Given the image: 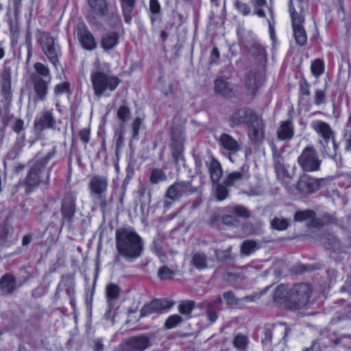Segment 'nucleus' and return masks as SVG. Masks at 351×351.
<instances>
[{
	"label": "nucleus",
	"instance_id": "nucleus-8",
	"mask_svg": "<svg viewBox=\"0 0 351 351\" xmlns=\"http://www.w3.org/2000/svg\"><path fill=\"white\" fill-rule=\"evenodd\" d=\"M300 167L304 171H315L319 170L321 160L313 145L306 146L298 158Z\"/></svg>",
	"mask_w": 351,
	"mask_h": 351
},
{
	"label": "nucleus",
	"instance_id": "nucleus-2",
	"mask_svg": "<svg viewBox=\"0 0 351 351\" xmlns=\"http://www.w3.org/2000/svg\"><path fill=\"white\" fill-rule=\"evenodd\" d=\"M56 154V147H53L45 156L36 160L31 166L24 180L27 193L32 192L40 184H49L51 168L47 169L46 167Z\"/></svg>",
	"mask_w": 351,
	"mask_h": 351
},
{
	"label": "nucleus",
	"instance_id": "nucleus-36",
	"mask_svg": "<svg viewBox=\"0 0 351 351\" xmlns=\"http://www.w3.org/2000/svg\"><path fill=\"white\" fill-rule=\"evenodd\" d=\"M258 249L257 243L252 240H246L241 245V254L243 256H250Z\"/></svg>",
	"mask_w": 351,
	"mask_h": 351
},
{
	"label": "nucleus",
	"instance_id": "nucleus-16",
	"mask_svg": "<svg viewBox=\"0 0 351 351\" xmlns=\"http://www.w3.org/2000/svg\"><path fill=\"white\" fill-rule=\"evenodd\" d=\"M174 304L173 301L167 299H156L149 304L144 305L141 310V317L150 315L152 313H160L163 310L171 308Z\"/></svg>",
	"mask_w": 351,
	"mask_h": 351
},
{
	"label": "nucleus",
	"instance_id": "nucleus-59",
	"mask_svg": "<svg viewBox=\"0 0 351 351\" xmlns=\"http://www.w3.org/2000/svg\"><path fill=\"white\" fill-rule=\"evenodd\" d=\"M142 119L139 117L136 118L132 123L133 137L135 138L138 135Z\"/></svg>",
	"mask_w": 351,
	"mask_h": 351
},
{
	"label": "nucleus",
	"instance_id": "nucleus-42",
	"mask_svg": "<svg viewBox=\"0 0 351 351\" xmlns=\"http://www.w3.org/2000/svg\"><path fill=\"white\" fill-rule=\"evenodd\" d=\"M245 174L241 171H234L228 175L225 181L223 182L226 186H232L238 181L243 180L245 178Z\"/></svg>",
	"mask_w": 351,
	"mask_h": 351
},
{
	"label": "nucleus",
	"instance_id": "nucleus-33",
	"mask_svg": "<svg viewBox=\"0 0 351 351\" xmlns=\"http://www.w3.org/2000/svg\"><path fill=\"white\" fill-rule=\"evenodd\" d=\"M172 146L178 152H181L183 148L184 137L182 131L173 130L171 133Z\"/></svg>",
	"mask_w": 351,
	"mask_h": 351
},
{
	"label": "nucleus",
	"instance_id": "nucleus-55",
	"mask_svg": "<svg viewBox=\"0 0 351 351\" xmlns=\"http://www.w3.org/2000/svg\"><path fill=\"white\" fill-rule=\"evenodd\" d=\"M223 296L228 305H234L238 303V300L232 291L225 292Z\"/></svg>",
	"mask_w": 351,
	"mask_h": 351
},
{
	"label": "nucleus",
	"instance_id": "nucleus-63",
	"mask_svg": "<svg viewBox=\"0 0 351 351\" xmlns=\"http://www.w3.org/2000/svg\"><path fill=\"white\" fill-rule=\"evenodd\" d=\"M26 46L27 49V61L28 62L29 61L32 55V45L30 38L29 36H27L26 38Z\"/></svg>",
	"mask_w": 351,
	"mask_h": 351
},
{
	"label": "nucleus",
	"instance_id": "nucleus-23",
	"mask_svg": "<svg viewBox=\"0 0 351 351\" xmlns=\"http://www.w3.org/2000/svg\"><path fill=\"white\" fill-rule=\"evenodd\" d=\"M277 138L281 141H289L294 135L295 130L291 121H285L280 123L277 130Z\"/></svg>",
	"mask_w": 351,
	"mask_h": 351
},
{
	"label": "nucleus",
	"instance_id": "nucleus-38",
	"mask_svg": "<svg viewBox=\"0 0 351 351\" xmlns=\"http://www.w3.org/2000/svg\"><path fill=\"white\" fill-rule=\"evenodd\" d=\"M119 292L120 289L119 287L114 284L111 283L106 287V298L110 306L112 305V302L118 298Z\"/></svg>",
	"mask_w": 351,
	"mask_h": 351
},
{
	"label": "nucleus",
	"instance_id": "nucleus-39",
	"mask_svg": "<svg viewBox=\"0 0 351 351\" xmlns=\"http://www.w3.org/2000/svg\"><path fill=\"white\" fill-rule=\"evenodd\" d=\"M325 70V64L322 59H315L311 64V71L313 75L315 77H319L322 75Z\"/></svg>",
	"mask_w": 351,
	"mask_h": 351
},
{
	"label": "nucleus",
	"instance_id": "nucleus-9",
	"mask_svg": "<svg viewBox=\"0 0 351 351\" xmlns=\"http://www.w3.org/2000/svg\"><path fill=\"white\" fill-rule=\"evenodd\" d=\"M311 290L308 284L295 285L290 290L289 300L293 304L294 309L305 307L309 300Z\"/></svg>",
	"mask_w": 351,
	"mask_h": 351
},
{
	"label": "nucleus",
	"instance_id": "nucleus-21",
	"mask_svg": "<svg viewBox=\"0 0 351 351\" xmlns=\"http://www.w3.org/2000/svg\"><path fill=\"white\" fill-rule=\"evenodd\" d=\"M319 188V181L308 175L300 176L298 182L297 189L303 194L313 193L317 191Z\"/></svg>",
	"mask_w": 351,
	"mask_h": 351
},
{
	"label": "nucleus",
	"instance_id": "nucleus-17",
	"mask_svg": "<svg viewBox=\"0 0 351 351\" xmlns=\"http://www.w3.org/2000/svg\"><path fill=\"white\" fill-rule=\"evenodd\" d=\"M77 34L80 43L84 49L92 51L96 49L95 39L84 23L77 25Z\"/></svg>",
	"mask_w": 351,
	"mask_h": 351
},
{
	"label": "nucleus",
	"instance_id": "nucleus-10",
	"mask_svg": "<svg viewBox=\"0 0 351 351\" xmlns=\"http://www.w3.org/2000/svg\"><path fill=\"white\" fill-rule=\"evenodd\" d=\"M249 130L247 136L254 143H260L265 139V123L257 114L247 124Z\"/></svg>",
	"mask_w": 351,
	"mask_h": 351
},
{
	"label": "nucleus",
	"instance_id": "nucleus-44",
	"mask_svg": "<svg viewBox=\"0 0 351 351\" xmlns=\"http://www.w3.org/2000/svg\"><path fill=\"white\" fill-rule=\"evenodd\" d=\"M167 176L162 170L159 169H154L150 174L149 181L152 184H156L160 182L165 181Z\"/></svg>",
	"mask_w": 351,
	"mask_h": 351
},
{
	"label": "nucleus",
	"instance_id": "nucleus-51",
	"mask_svg": "<svg viewBox=\"0 0 351 351\" xmlns=\"http://www.w3.org/2000/svg\"><path fill=\"white\" fill-rule=\"evenodd\" d=\"M174 274L173 270L166 266L161 267L158 273V276L161 280H167L171 278Z\"/></svg>",
	"mask_w": 351,
	"mask_h": 351
},
{
	"label": "nucleus",
	"instance_id": "nucleus-11",
	"mask_svg": "<svg viewBox=\"0 0 351 351\" xmlns=\"http://www.w3.org/2000/svg\"><path fill=\"white\" fill-rule=\"evenodd\" d=\"M265 83V76L258 71H250L245 76L244 84L247 95L254 96Z\"/></svg>",
	"mask_w": 351,
	"mask_h": 351
},
{
	"label": "nucleus",
	"instance_id": "nucleus-61",
	"mask_svg": "<svg viewBox=\"0 0 351 351\" xmlns=\"http://www.w3.org/2000/svg\"><path fill=\"white\" fill-rule=\"evenodd\" d=\"M222 221L224 224L232 226H234L237 222L235 216L232 215H226L223 216Z\"/></svg>",
	"mask_w": 351,
	"mask_h": 351
},
{
	"label": "nucleus",
	"instance_id": "nucleus-56",
	"mask_svg": "<svg viewBox=\"0 0 351 351\" xmlns=\"http://www.w3.org/2000/svg\"><path fill=\"white\" fill-rule=\"evenodd\" d=\"M325 101V93L322 90L317 89L315 93V104L317 106H319L324 103Z\"/></svg>",
	"mask_w": 351,
	"mask_h": 351
},
{
	"label": "nucleus",
	"instance_id": "nucleus-62",
	"mask_svg": "<svg viewBox=\"0 0 351 351\" xmlns=\"http://www.w3.org/2000/svg\"><path fill=\"white\" fill-rule=\"evenodd\" d=\"M23 126L24 121L22 119H17L13 125V130L19 134L23 130Z\"/></svg>",
	"mask_w": 351,
	"mask_h": 351
},
{
	"label": "nucleus",
	"instance_id": "nucleus-13",
	"mask_svg": "<svg viewBox=\"0 0 351 351\" xmlns=\"http://www.w3.org/2000/svg\"><path fill=\"white\" fill-rule=\"evenodd\" d=\"M150 346V338L145 335L132 337L119 346L117 351H144Z\"/></svg>",
	"mask_w": 351,
	"mask_h": 351
},
{
	"label": "nucleus",
	"instance_id": "nucleus-28",
	"mask_svg": "<svg viewBox=\"0 0 351 351\" xmlns=\"http://www.w3.org/2000/svg\"><path fill=\"white\" fill-rule=\"evenodd\" d=\"M322 244L328 250L342 252L339 247V242L332 234H325L320 238Z\"/></svg>",
	"mask_w": 351,
	"mask_h": 351
},
{
	"label": "nucleus",
	"instance_id": "nucleus-27",
	"mask_svg": "<svg viewBox=\"0 0 351 351\" xmlns=\"http://www.w3.org/2000/svg\"><path fill=\"white\" fill-rule=\"evenodd\" d=\"M210 179L215 184L217 183L222 176V168L221 164L214 158H211L210 161L207 162Z\"/></svg>",
	"mask_w": 351,
	"mask_h": 351
},
{
	"label": "nucleus",
	"instance_id": "nucleus-4",
	"mask_svg": "<svg viewBox=\"0 0 351 351\" xmlns=\"http://www.w3.org/2000/svg\"><path fill=\"white\" fill-rule=\"evenodd\" d=\"M90 80L97 97H109L120 84L117 77L101 71L91 72Z\"/></svg>",
	"mask_w": 351,
	"mask_h": 351
},
{
	"label": "nucleus",
	"instance_id": "nucleus-18",
	"mask_svg": "<svg viewBox=\"0 0 351 351\" xmlns=\"http://www.w3.org/2000/svg\"><path fill=\"white\" fill-rule=\"evenodd\" d=\"M219 144L223 153L227 152L228 157L231 162L232 154H234L242 149L241 145L232 136L228 134H222L219 139Z\"/></svg>",
	"mask_w": 351,
	"mask_h": 351
},
{
	"label": "nucleus",
	"instance_id": "nucleus-19",
	"mask_svg": "<svg viewBox=\"0 0 351 351\" xmlns=\"http://www.w3.org/2000/svg\"><path fill=\"white\" fill-rule=\"evenodd\" d=\"M272 153L274 167L275 169L276 177L278 180H279L282 183H286L290 179V176L284 165L283 158L279 154L274 145H272Z\"/></svg>",
	"mask_w": 351,
	"mask_h": 351
},
{
	"label": "nucleus",
	"instance_id": "nucleus-40",
	"mask_svg": "<svg viewBox=\"0 0 351 351\" xmlns=\"http://www.w3.org/2000/svg\"><path fill=\"white\" fill-rule=\"evenodd\" d=\"M290 290L288 289V286L281 284L278 285L274 292V300H280L282 299H289Z\"/></svg>",
	"mask_w": 351,
	"mask_h": 351
},
{
	"label": "nucleus",
	"instance_id": "nucleus-14",
	"mask_svg": "<svg viewBox=\"0 0 351 351\" xmlns=\"http://www.w3.org/2000/svg\"><path fill=\"white\" fill-rule=\"evenodd\" d=\"M196 191V188L192 186L190 182H177L171 185L166 192V197L177 200L184 195L191 194Z\"/></svg>",
	"mask_w": 351,
	"mask_h": 351
},
{
	"label": "nucleus",
	"instance_id": "nucleus-26",
	"mask_svg": "<svg viewBox=\"0 0 351 351\" xmlns=\"http://www.w3.org/2000/svg\"><path fill=\"white\" fill-rule=\"evenodd\" d=\"M34 70L30 75V80H34V76L41 80H51V75L49 68L41 62H36L34 64Z\"/></svg>",
	"mask_w": 351,
	"mask_h": 351
},
{
	"label": "nucleus",
	"instance_id": "nucleus-52",
	"mask_svg": "<svg viewBox=\"0 0 351 351\" xmlns=\"http://www.w3.org/2000/svg\"><path fill=\"white\" fill-rule=\"evenodd\" d=\"M130 116V110L125 106H121L119 107L117 111V117L119 120L123 122L126 121Z\"/></svg>",
	"mask_w": 351,
	"mask_h": 351
},
{
	"label": "nucleus",
	"instance_id": "nucleus-7",
	"mask_svg": "<svg viewBox=\"0 0 351 351\" xmlns=\"http://www.w3.org/2000/svg\"><path fill=\"white\" fill-rule=\"evenodd\" d=\"M289 12L291 18L293 35L296 43L298 45L303 46L307 42V36L303 27L304 18L298 14L293 6V0L289 1Z\"/></svg>",
	"mask_w": 351,
	"mask_h": 351
},
{
	"label": "nucleus",
	"instance_id": "nucleus-45",
	"mask_svg": "<svg viewBox=\"0 0 351 351\" xmlns=\"http://www.w3.org/2000/svg\"><path fill=\"white\" fill-rule=\"evenodd\" d=\"M183 319L178 314L170 315L165 323V327L167 329H172L176 328L178 324L182 323Z\"/></svg>",
	"mask_w": 351,
	"mask_h": 351
},
{
	"label": "nucleus",
	"instance_id": "nucleus-1",
	"mask_svg": "<svg viewBox=\"0 0 351 351\" xmlns=\"http://www.w3.org/2000/svg\"><path fill=\"white\" fill-rule=\"evenodd\" d=\"M116 248L120 256L128 262H133L141 256L143 242L134 230L120 228L116 231Z\"/></svg>",
	"mask_w": 351,
	"mask_h": 351
},
{
	"label": "nucleus",
	"instance_id": "nucleus-37",
	"mask_svg": "<svg viewBox=\"0 0 351 351\" xmlns=\"http://www.w3.org/2000/svg\"><path fill=\"white\" fill-rule=\"evenodd\" d=\"M193 263L197 269H204L207 267L208 258L205 254L197 252L193 256Z\"/></svg>",
	"mask_w": 351,
	"mask_h": 351
},
{
	"label": "nucleus",
	"instance_id": "nucleus-50",
	"mask_svg": "<svg viewBox=\"0 0 351 351\" xmlns=\"http://www.w3.org/2000/svg\"><path fill=\"white\" fill-rule=\"evenodd\" d=\"M271 225L276 230H284L287 228L289 221L286 219L274 218L271 221Z\"/></svg>",
	"mask_w": 351,
	"mask_h": 351
},
{
	"label": "nucleus",
	"instance_id": "nucleus-58",
	"mask_svg": "<svg viewBox=\"0 0 351 351\" xmlns=\"http://www.w3.org/2000/svg\"><path fill=\"white\" fill-rule=\"evenodd\" d=\"M149 10L153 14H159L161 10L160 4L158 0L149 1Z\"/></svg>",
	"mask_w": 351,
	"mask_h": 351
},
{
	"label": "nucleus",
	"instance_id": "nucleus-29",
	"mask_svg": "<svg viewBox=\"0 0 351 351\" xmlns=\"http://www.w3.org/2000/svg\"><path fill=\"white\" fill-rule=\"evenodd\" d=\"M215 92L225 97H232L234 91L230 84L221 78H217L215 81Z\"/></svg>",
	"mask_w": 351,
	"mask_h": 351
},
{
	"label": "nucleus",
	"instance_id": "nucleus-53",
	"mask_svg": "<svg viewBox=\"0 0 351 351\" xmlns=\"http://www.w3.org/2000/svg\"><path fill=\"white\" fill-rule=\"evenodd\" d=\"M234 7L243 16H247L250 12V8L246 3H242L239 0L235 1Z\"/></svg>",
	"mask_w": 351,
	"mask_h": 351
},
{
	"label": "nucleus",
	"instance_id": "nucleus-20",
	"mask_svg": "<svg viewBox=\"0 0 351 351\" xmlns=\"http://www.w3.org/2000/svg\"><path fill=\"white\" fill-rule=\"evenodd\" d=\"M76 197L72 193L65 195L62 204V215L64 221L71 223L75 213Z\"/></svg>",
	"mask_w": 351,
	"mask_h": 351
},
{
	"label": "nucleus",
	"instance_id": "nucleus-49",
	"mask_svg": "<svg viewBox=\"0 0 351 351\" xmlns=\"http://www.w3.org/2000/svg\"><path fill=\"white\" fill-rule=\"evenodd\" d=\"M70 92V84L67 82H64L58 84L54 87V94L56 96L62 95L64 93H69Z\"/></svg>",
	"mask_w": 351,
	"mask_h": 351
},
{
	"label": "nucleus",
	"instance_id": "nucleus-34",
	"mask_svg": "<svg viewBox=\"0 0 351 351\" xmlns=\"http://www.w3.org/2000/svg\"><path fill=\"white\" fill-rule=\"evenodd\" d=\"M195 307V302L192 300L182 301L178 307V311L183 315L186 316L187 318L191 317V313Z\"/></svg>",
	"mask_w": 351,
	"mask_h": 351
},
{
	"label": "nucleus",
	"instance_id": "nucleus-57",
	"mask_svg": "<svg viewBox=\"0 0 351 351\" xmlns=\"http://www.w3.org/2000/svg\"><path fill=\"white\" fill-rule=\"evenodd\" d=\"M90 130L88 128H83L79 132L80 140L85 144H87L90 140Z\"/></svg>",
	"mask_w": 351,
	"mask_h": 351
},
{
	"label": "nucleus",
	"instance_id": "nucleus-48",
	"mask_svg": "<svg viewBox=\"0 0 351 351\" xmlns=\"http://www.w3.org/2000/svg\"><path fill=\"white\" fill-rule=\"evenodd\" d=\"M228 186H226L224 184H217L215 187V194L217 199L219 201H222L225 199L228 195V191L226 189Z\"/></svg>",
	"mask_w": 351,
	"mask_h": 351
},
{
	"label": "nucleus",
	"instance_id": "nucleus-22",
	"mask_svg": "<svg viewBox=\"0 0 351 351\" xmlns=\"http://www.w3.org/2000/svg\"><path fill=\"white\" fill-rule=\"evenodd\" d=\"M33 86L34 92L38 100L44 101L48 94L49 85L51 80H41L34 76V80H30Z\"/></svg>",
	"mask_w": 351,
	"mask_h": 351
},
{
	"label": "nucleus",
	"instance_id": "nucleus-6",
	"mask_svg": "<svg viewBox=\"0 0 351 351\" xmlns=\"http://www.w3.org/2000/svg\"><path fill=\"white\" fill-rule=\"evenodd\" d=\"M43 51L56 69L59 66L58 58L61 54L60 48L55 40L47 33H43L39 38Z\"/></svg>",
	"mask_w": 351,
	"mask_h": 351
},
{
	"label": "nucleus",
	"instance_id": "nucleus-43",
	"mask_svg": "<svg viewBox=\"0 0 351 351\" xmlns=\"http://www.w3.org/2000/svg\"><path fill=\"white\" fill-rule=\"evenodd\" d=\"M315 217V213L311 210H304L297 211L294 215V220L295 221H303L308 219H313Z\"/></svg>",
	"mask_w": 351,
	"mask_h": 351
},
{
	"label": "nucleus",
	"instance_id": "nucleus-47",
	"mask_svg": "<svg viewBox=\"0 0 351 351\" xmlns=\"http://www.w3.org/2000/svg\"><path fill=\"white\" fill-rule=\"evenodd\" d=\"M334 344H341L347 351H351V337L347 335H341L335 339L333 341Z\"/></svg>",
	"mask_w": 351,
	"mask_h": 351
},
{
	"label": "nucleus",
	"instance_id": "nucleus-31",
	"mask_svg": "<svg viewBox=\"0 0 351 351\" xmlns=\"http://www.w3.org/2000/svg\"><path fill=\"white\" fill-rule=\"evenodd\" d=\"M122 13L126 23H130L132 19V12L135 5V0H120Z\"/></svg>",
	"mask_w": 351,
	"mask_h": 351
},
{
	"label": "nucleus",
	"instance_id": "nucleus-46",
	"mask_svg": "<svg viewBox=\"0 0 351 351\" xmlns=\"http://www.w3.org/2000/svg\"><path fill=\"white\" fill-rule=\"evenodd\" d=\"M228 209V211L234 214L235 217H248L250 215L249 210L242 206L229 207Z\"/></svg>",
	"mask_w": 351,
	"mask_h": 351
},
{
	"label": "nucleus",
	"instance_id": "nucleus-32",
	"mask_svg": "<svg viewBox=\"0 0 351 351\" xmlns=\"http://www.w3.org/2000/svg\"><path fill=\"white\" fill-rule=\"evenodd\" d=\"M0 287L3 293H10L16 289V282L12 275L6 274L0 280Z\"/></svg>",
	"mask_w": 351,
	"mask_h": 351
},
{
	"label": "nucleus",
	"instance_id": "nucleus-25",
	"mask_svg": "<svg viewBox=\"0 0 351 351\" xmlns=\"http://www.w3.org/2000/svg\"><path fill=\"white\" fill-rule=\"evenodd\" d=\"M93 14L99 17L106 16L108 14V7L106 0H87Z\"/></svg>",
	"mask_w": 351,
	"mask_h": 351
},
{
	"label": "nucleus",
	"instance_id": "nucleus-12",
	"mask_svg": "<svg viewBox=\"0 0 351 351\" xmlns=\"http://www.w3.org/2000/svg\"><path fill=\"white\" fill-rule=\"evenodd\" d=\"M34 129L38 132L46 130H55L56 120L52 110H44L37 114L34 123Z\"/></svg>",
	"mask_w": 351,
	"mask_h": 351
},
{
	"label": "nucleus",
	"instance_id": "nucleus-54",
	"mask_svg": "<svg viewBox=\"0 0 351 351\" xmlns=\"http://www.w3.org/2000/svg\"><path fill=\"white\" fill-rule=\"evenodd\" d=\"M107 23L112 27H117L121 23V19L117 12L111 13L107 19Z\"/></svg>",
	"mask_w": 351,
	"mask_h": 351
},
{
	"label": "nucleus",
	"instance_id": "nucleus-64",
	"mask_svg": "<svg viewBox=\"0 0 351 351\" xmlns=\"http://www.w3.org/2000/svg\"><path fill=\"white\" fill-rule=\"evenodd\" d=\"M9 230L5 226H0V241H4L8 235Z\"/></svg>",
	"mask_w": 351,
	"mask_h": 351
},
{
	"label": "nucleus",
	"instance_id": "nucleus-41",
	"mask_svg": "<svg viewBox=\"0 0 351 351\" xmlns=\"http://www.w3.org/2000/svg\"><path fill=\"white\" fill-rule=\"evenodd\" d=\"M343 136L346 138L345 149L351 150V112L349 114L348 121L343 129Z\"/></svg>",
	"mask_w": 351,
	"mask_h": 351
},
{
	"label": "nucleus",
	"instance_id": "nucleus-15",
	"mask_svg": "<svg viewBox=\"0 0 351 351\" xmlns=\"http://www.w3.org/2000/svg\"><path fill=\"white\" fill-rule=\"evenodd\" d=\"M256 115V113L250 108H239L228 119V123L232 128L239 126L242 124L247 125Z\"/></svg>",
	"mask_w": 351,
	"mask_h": 351
},
{
	"label": "nucleus",
	"instance_id": "nucleus-60",
	"mask_svg": "<svg viewBox=\"0 0 351 351\" xmlns=\"http://www.w3.org/2000/svg\"><path fill=\"white\" fill-rule=\"evenodd\" d=\"M300 93L304 96L310 95L309 84L306 81H304L303 82L300 83Z\"/></svg>",
	"mask_w": 351,
	"mask_h": 351
},
{
	"label": "nucleus",
	"instance_id": "nucleus-35",
	"mask_svg": "<svg viewBox=\"0 0 351 351\" xmlns=\"http://www.w3.org/2000/svg\"><path fill=\"white\" fill-rule=\"evenodd\" d=\"M249 343L248 337L242 333H237L233 339V346L239 350H245Z\"/></svg>",
	"mask_w": 351,
	"mask_h": 351
},
{
	"label": "nucleus",
	"instance_id": "nucleus-3",
	"mask_svg": "<svg viewBox=\"0 0 351 351\" xmlns=\"http://www.w3.org/2000/svg\"><path fill=\"white\" fill-rule=\"evenodd\" d=\"M310 128L318 136L320 152L329 157H334L339 146L335 141V133L330 125L322 120H313L310 123Z\"/></svg>",
	"mask_w": 351,
	"mask_h": 351
},
{
	"label": "nucleus",
	"instance_id": "nucleus-30",
	"mask_svg": "<svg viewBox=\"0 0 351 351\" xmlns=\"http://www.w3.org/2000/svg\"><path fill=\"white\" fill-rule=\"evenodd\" d=\"M119 43V36L116 32L104 34L101 40V45L105 49H112Z\"/></svg>",
	"mask_w": 351,
	"mask_h": 351
},
{
	"label": "nucleus",
	"instance_id": "nucleus-24",
	"mask_svg": "<svg viewBox=\"0 0 351 351\" xmlns=\"http://www.w3.org/2000/svg\"><path fill=\"white\" fill-rule=\"evenodd\" d=\"M0 86L5 95L11 93V68L7 61L4 62L3 69L0 73Z\"/></svg>",
	"mask_w": 351,
	"mask_h": 351
},
{
	"label": "nucleus",
	"instance_id": "nucleus-5",
	"mask_svg": "<svg viewBox=\"0 0 351 351\" xmlns=\"http://www.w3.org/2000/svg\"><path fill=\"white\" fill-rule=\"evenodd\" d=\"M108 186V178L102 175L93 176L88 184L90 197L95 203L99 204L102 209H104L107 206L106 193Z\"/></svg>",
	"mask_w": 351,
	"mask_h": 351
}]
</instances>
